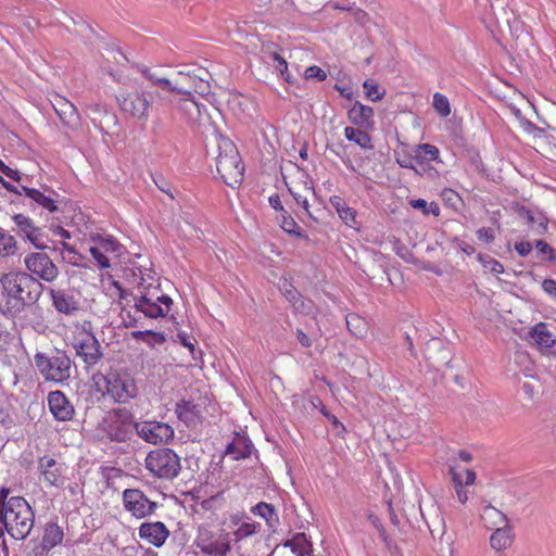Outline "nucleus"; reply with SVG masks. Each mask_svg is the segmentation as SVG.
Instances as JSON below:
<instances>
[{"instance_id": "obj_1", "label": "nucleus", "mask_w": 556, "mask_h": 556, "mask_svg": "<svg viewBox=\"0 0 556 556\" xmlns=\"http://www.w3.org/2000/svg\"><path fill=\"white\" fill-rule=\"evenodd\" d=\"M2 287L0 314L22 328L41 327V308L37 305L43 292V285L26 271H10L0 278Z\"/></svg>"}, {"instance_id": "obj_2", "label": "nucleus", "mask_w": 556, "mask_h": 556, "mask_svg": "<svg viewBox=\"0 0 556 556\" xmlns=\"http://www.w3.org/2000/svg\"><path fill=\"white\" fill-rule=\"evenodd\" d=\"M34 365L46 382L61 386L68 384L74 370V363L70 355L60 349L37 352L34 355Z\"/></svg>"}, {"instance_id": "obj_3", "label": "nucleus", "mask_w": 556, "mask_h": 556, "mask_svg": "<svg viewBox=\"0 0 556 556\" xmlns=\"http://www.w3.org/2000/svg\"><path fill=\"white\" fill-rule=\"evenodd\" d=\"M93 380L98 390L116 403L126 404L138 395L136 379L125 370L110 368L106 374L93 376Z\"/></svg>"}, {"instance_id": "obj_4", "label": "nucleus", "mask_w": 556, "mask_h": 556, "mask_svg": "<svg viewBox=\"0 0 556 556\" xmlns=\"http://www.w3.org/2000/svg\"><path fill=\"white\" fill-rule=\"evenodd\" d=\"M0 520L13 540L23 541L34 528L35 513L25 498L14 500L8 507H0Z\"/></svg>"}, {"instance_id": "obj_5", "label": "nucleus", "mask_w": 556, "mask_h": 556, "mask_svg": "<svg viewBox=\"0 0 556 556\" xmlns=\"http://www.w3.org/2000/svg\"><path fill=\"white\" fill-rule=\"evenodd\" d=\"M218 154L215 156L216 169L224 182L233 187L243 179L244 166L236 144L220 134H215Z\"/></svg>"}, {"instance_id": "obj_6", "label": "nucleus", "mask_w": 556, "mask_h": 556, "mask_svg": "<svg viewBox=\"0 0 556 556\" xmlns=\"http://www.w3.org/2000/svg\"><path fill=\"white\" fill-rule=\"evenodd\" d=\"M231 542V532L223 527L202 525L198 528L193 544L203 556H228Z\"/></svg>"}, {"instance_id": "obj_7", "label": "nucleus", "mask_w": 556, "mask_h": 556, "mask_svg": "<svg viewBox=\"0 0 556 556\" xmlns=\"http://www.w3.org/2000/svg\"><path fill=\"white\" fill-rule=\"evenodd\" d=\"M146 468L160 479L172 480L181 469L179 456L168 447L156 448L148 453Z\"/></svg>"}, {"instance_id": "obj_8", "label": "nucleus", "mask_w": 556, "mask_h": 556, "mask_svg": "<svg viewBox=\"0 0 556 556\" xmlns=\"http://www.w3.org/2000/svg\"><path fill=\"white\" fill-rule=\"evenodd\" d=\"M173 305V300L165 294H159V286L143 287L139 296H135V308L146 317L157 318L166 316Z\"/></svg>"}, {"instance_id": "obj_9", "label": "nucleus", "mask_w": 556, "mask_h": 556, "mask_svg": "<svg viewBox=\"0 0 556 556\" xmlns=\"http://www.w3.org/2000/svg\"><path fill=\"white\" fill-rule=\"evenodd\" d=\"M136 424L128 409L116 408L110 412L105 420V432L112 441L126 442L131 439Z\"/></svg>"}, {"instance_id": "obj_10", "label": "nucleus", "mask_w": 556, "mask_h": 556, "mask_svg": "<svg viewBox=\"0 0 556 556\" xmlns=\"http://www.w3.org/2000/svg\"><path fill=\"white\" fill-rule=\"evenodd\" d=\"M119 109L135 119L147 122L149 118V108L151 100L149 92L143 87H139L135 91L121 93L116 97Z\"/></svg>"}, {"instance_id": "obj_11", "label": "nucleus", "mask_w": 556, "mask_h": 556, "mask_svg": "<svg viewBox=\"0 0 556 556\" xmlns=\"http://www.w3.org/2000/svg\"><path fill=\"white\" fill-rule=\"evenodd\" d=\"M27 274L33 275L39 281L53 282L60 271L51 257L43 252H31L24 257Z\"/></svg>"}, {"instance_id": "obj_12", "label": "nucleus", "mask_w": 556, "mask_h": 556, "mask_svg": "<svg viewBox=\"0 0 556 556\" xmlns=\"http://www.w3.org/2000/svg\"><path fill=\"white\" fill-rule=\"evenodd\" d=\"M187 79L181 81L175 79V85L182 89V91H175L178 94L191 97L192 92L200 96H207L211 93L210 77L211 74L203 67H194L186 73Z\"/></svg>"}, {"instance_id": "obj_13", "label": "nucleus", "mask_w": 556, "mask_h": 556, "mask_svg": "<svg viewBox=\"0 0 556 556\" xmlns=\"http://www.w3.org/2000/svg\"><path fill=\"white\" fill-rule=\"evenodd\" d=\"M135 431L139 438L151 444L168 443L174 438V429L168 424L156 420L137 422Z\"/></svg>"}, {"instance_id": "obj_14", "label": "nucleus", "mask_w": 556, "mask_h": 556, "mask_svg": "<svg viewBox=\"0 0 556 556\" xmlns=\"http://www.w3.org/2000/svg\"><path fill=\"white\" fill-rule=\"evenodd\" d=\"M12 220L15 227L12 229L18 237L30 242L36 249L48 248L42 229L35 225L34 220L24 214H14Z\"/></svg>"}, {"instance_id": "obj_15", "label": "nucleus", "mask_w": 556, "mask_h": 556, "mask_svg": "<svg viewBox=\"0 0 556 556\" xmlns=\"http://www.w3.org/2000/svg\"><path fill=\"white\" fill-rule=\"evenodd\" d=\"M123 502L126 510L136 518H144L154 513L156 503L150 501L139 489H126L123 492Z\"/></svg>"}, {"instance_id": "obj_16", "label": "nucleus", "mask_w": 556, "mask_h": 556, "mask_svg": "<svg viewBox=\"0 0 556 556\" xmlns=\"http://www.w3.org/2000/svg\"><path fill=\"white\" fill-rule=\"evenodd\" d=\"M88 116L96 128L104 135H112L118 126L116 114L105 105L92 103L87 106Z\"/></svg>"}, {"instance_id": "obj_17", "label": "nucleus", "mask_w": 556, "mask_h": 556, "mask_svg": "<svg viewBox=\"0 0 556 556\" xmlns=\"http://www.w3.org/2000/svg\"><path fill=\"white\" fill-rule=\"evenodd\" d=\"M22 190L26 198L30 200V206L35 204L47 210L49 213L60 211V204L63 202L62 197L50 188H45L42 191L36 188L22 186Z\"/></svg>"}, {"instance_id": "obj_18", "label": "nucleus", "mask_w": 556, "mask_h": 556, "mask_svg": "<svg viewBox=\"0 0 556 556\" xmlns=\"http://www.w3.org/2000/svg\"><path fill=\"white\" fill-rule=\"evenodd\" d=\"M48 407L58 421H70L74 418L75 408L70 399L60 390L51 391L47 396Z\"/></svg>"}, {"instance_id": "obj_19", "label": "nucleus", "mask_w": 556, "mask_h": 556, "mask_svg": "<svg viewBox=\"0 0 556 556\" xmlns=\"http://www.w3.org/2000/svg\"><path fill=\"white\" fill-rule=\"evenodd\" d=\"M77 356H79L86 366L96 365L103 356L98 339L87 333L74 344Z\"/></svg>"}, {"instance_id": "obj_20", "label": "nucleus", "mask_w": 556, "mask_h": 556, "mask_svg": "<svg viewBox=\"0 0 556 556\" xmlns=\"http://www.w3.org/2000/svg\"><path fill=\"white\" fill-rule=\"evenodd\" d=\"M65 465L54 458L45 455L38 460V470L43 476L45 481L51 486H61L65 481Z\"/></svg>"}, {"instance_id": "obj_21", "label": "nucleus", "mask_w": 556, "mask_h": 556, "mask_svg": "<svg viewBox=\"0 0 556 556\" xmlns=\"http://www.w3.org/2000/svg\"><path fill=\"white\" fill-rule=\"evenodd\" d=\"M51 104L60 117L62 124L67 128H76L79 125V113L77 108L62 96H54Z\"/></svg>"}, {"instance_id": "obj_22", "label": "nucleus", "mask_w": 556, "mask_h": 556, "mask_svg": "<svg viewBox=\"0 0 556 556\" xmlns=\"http://www.w3.org/2000/svg\"><path fill=\"white\" fill-rule=\"evenodd\" d=\"M49 295L55 311L64 315H74L79 311V302L63 289H50Z\"/></svg>"}, {"instance_id": "obj_23", "label": "nucleus", "mask_w": 556, "mask_h": 556, "mask_svg": "<svg viewBox=\"0 0 556 556\" xmlns=\"http://www.w3.org/2000/svg\"><path fill=\"white\" fill-rule=\"evenodd\" d=\"M177 109L190 125L201 124L203 116L207 115L206 106L197 102L193 97L181 98L177 102Z\"/></svg>"}, {"instance_id": "obj_24", "label": "nucleus", "mask_w": 556, "mask_h": 556, "mask_svg": "<svg viewBox=\"0 0 556 556\" xmlns=\"http://www.w3.org/2000/svg\"><path fill=\"white\" fill-rule=\"evenodd\" d=\"M168 535V529L161 521L143 522L139 527V536L156 547L162 546Z\"/></svg>"}, {"instance_id": "obj_25", "label": "nucleus", "mask_w": 556, "mask_h": 556, "mask_svg": "<svg viewBox=\"0 0 556 556\" xmlns=\"http://www.w3.org/2000/svg\"><path fill=\"white\" fill-rule=\"evenodd\" d=\"M175 413L178 419L188 427L195 426L202 420L201 408L193 401L180 400L176 403Z\"/></svg>"}, {"instance_id": "obj_26", "label": "nucleus", "mask_w": 556, "mask_h": 556, "mask_svg": "<svg viewBox=\"0 0 556 556\" xmlns=\"http://www.w3.org/2000/svg\"><path fill=\"white\" fill-rule=\"evenodd\" d=\"M518 214L535 235H543L547 230L548 218L542 211L522 206Z\"/></svg>"}, {"instance_id": "obj_27", "label": "nucleus", "mask_w": 556, "mask_h": 556, "mask_svg": "<svg viewBox=\"0 0 556 556\" xmlns=\"http://www.w3.org/2000/svg\"><path fill=\"white\" fill-rule=\"evenodd\" d=\"M528 339L541 351H549V349L556 344L555 336L548 330L544 323L532 327L528 333Z\"/></svg>"}, {"instance_id": "obj_28", "label": "nucleus", "mask_w": 556, "mask_h": 556, "mask_svg": "<svg viewBox=\"0 0 556 556\" xmlns=\"http://www.w3.org/2000/svg\"><path fill=\"white\" fill-rule=\"evenodd\" d=\"M138 71L149 80L153 86H156L162 91H182L180 86L175 85V79L170 80L161 76L156 70L151 67H147L143 65L138 66Z\"/></svg>"}, {"instance_id": "obj_29", "label": "nucleus", "mask_w": 556, "mask_h": 556, "mask_svg": "<svg viewBox=\"0 0 556 556\" xmlns=\"http://www.w3.org/2000/svg\"><path fill=\"white\" fill-rule=\"evenodd\" d=\"M348 117L353 125L358 127L369 126L372 124L374 110L361 102H355L349 110Z\"/></svg>"}, {"instance_id": "obj_30", "label": "nucleus", "mask_w": 556, "mask_h": 556, "mask_svg": "<svg viewBox=\"0 0 556 556\" xmlns=\"http://www.w3.org/2000/svg\"><path fill=\"white\" fill-rule=\"evenodd\" d=\"M253 448L252 442L245 437H236L225 450V454L231 456L233 460L247 458L251 455Z\"/></svg>"}, {"instance_id": "obj_31", "label": "nucleus", "mask_w": 556, "mask_h": 556, "mask_svg": "<svg viewBox=\"0 0 556 556\" xmlns=\"http://www.w3.org/2000/svg\"><path fill=\"white\" fill-rule=\"evenodd\" d=\"M514 538L513 527L508 523L494 530L490 538V544L496 551L506 549L511 545Z\"/></svg>"}, {"instance_id": "obj_32", "label": "nucleus", "mask_w": 556, "mask_h": 556, "mask_svg": "<svg viewBox=\"0 0 556 556\" xmlns=\"http://www.w3.org/2000/svg\"><path fill=\"white\" fill-rule=\"evenodd\" d=\"M329 202L346 226L354 227L356 225V211L350 207L341 197L332 195Z\"/></svg>"}, {"instance_id": "obj_33", "label": "nucleus", "mask_w": 556, "mask_h": 556, "mask_svg": "<svg viewBox=\"0 0 556 556\" xmlns=\"http://www.w3.org/2000/svg\"><path fill=\"white\" fill-rule=\"evenodd\" d=\"M283 546L290 547L296 556H312L313 553V544L305 533H296L292 539L287 540Z\"/></svg>"}, {"instance_id": "obj_34", "label": "nucleus", "mask_w": 556, "mask_h": 556, "mask_svg": "<svg viewBox=\"0 0 556 556\" xmlns=\"http://www.w3.org/2000/svg\"><path fill=\"white\" fill-rule=\"evenodd\" d=\"M439 149L430 143H421L414 147L415 162L425 170V164L439 159Z\"/></svg>"}, {"instance_id": "obj_35", "label": "nucleus", "mask_w": 556, "mask_h": 556, "mask_svg": "<svg viewBox=\"0 0 556 556\" xmlns=\"http://www.w3.org/2000/svg\"><path fill=\"white\" fill-rule=\"evenodd\" d=\"M481 518L484 526L488 528H500L509 523L507 516L492 505H488L483 508Z\"/></svg>"}, {"instance_id": "obj_36", "label": "nucleus", "mask_w": 556, "mask_h": 556, "mask_svg": "<svg viewBox=\"0 0 556 556\" xmlns=\"http://www.w3.org/2000/svg\"><path fill=\"white\" fill-rule=\"evenodd\" d=\"M251 511L265 519L269 528H274L279 521L277 510L273 504L260 502L251 508Z\"/></svg>"}, {"instance_id": "obj_37", "label": "nucleus", "mask_w": 556, "mask_h": 556, "mask_svg": "<svg viewBox=\"0 0 556 556\" xmlns=\"http://www.w3.org/2000/svg\"><path fill=\"white\" fill-rule=\"evenodd\" d=\"M64 533L60 526L53 522H48L45 528V532L42 535V542L45 546H48L50 549L60 545L63 541Z\"/></svg>"}, {"instance_id": "obj_38", "label": "nucleus", "mask_w": 556, "mask_h": 556, "mask_svg": "<svg viewBox=\"0 0 556 556\" xmlns=\"http://www.w3.org/2000/svg\"><path fill=\"white\" fill-rule=\"evenodd\" d=\"M344 135L349 141L355 142L363 149L371 150L374 148L370 135L359 128L345 127Z\"/></svg>"}, {"instance_id": "obj_39", "label": "nucleus", "mask_w": 556, "mask_h": 556, "mask_svg": "<svg viewBox=\"0 0 556 556\" xmlns=\"http://www.w3.org/2000/svg\"><path fill=\"white\" fill-rule=\"evenodd\" d=\"M17 253V242L14 236L0 227V256L7 257Z\"/></svg>"}, {"instance_id": "obj_40", "label": "nucleus", "mask_w": 556, "mask_h": 556, "mask_svg": "<svg viewBox=\"0 0 556 556\" xmlns=\"http://www.w3.org/2000/svg\"><path fill=\"white\" fill-rule=\"evenodd\" d=\"M349 331L356 338H363L367 333L366 320L357 314H349L345 317Z\"/></svg>"}, {"instance_id": "obj_41", "label": "nucleus", "mask_w": 556, "mask_h": 556, "mask_svg": "<svg viewBox=\"0 0 556 556\" xmlns=\"http://www.w3.org/2000/svg\"><path fill=\"white\" fill-rule=\"evenodd\" d=\"M132 338L146 342L150 346L163 344L166 341L163 332H156L153 330H137L131 333Z\"/></svg>"}, {"instance_id": "obj_42", "label": "nucleus", "mask_w": 556, "mask_h": 556, "mask_svg": "<svg viewBox=\"0 0 556 556\" xmlns=\"http://www.w3.org/2000/svg\"><path fill=\"white\" fill-rule=\"evenodd\" d=\"M278 220H279L280 227L287 233L296 236L299 238H307V236L300 230L299 225L296 224L294 218L287 211H283L280 213Z\"/></svg>"}, {"instance_id": "obj_43", "label": "nucleus", "mask_w": 556, "mask_h": 556, "mask_svg": "<svg viewBox=\"0 0 556 556\" xmlns=\"http://www.w3.org/2000/svg\"><path fill=\"white\" fill-rule=\"evenodd\" d=\"M395 162L403 168L413 169L420 175V172L415 166L414 149L407 150V147L394 151Z\"/></svg>"}, {"instance_id": "obj_44", "label": "nucleus", "mask_w": 556, "mask_h": 556, "mask_svg": "<svg viewBox=\"0 0 556 556\" xmlns=\"http://www.w3.org/2000/svg\"><path fill=\"white\" fill-rule=\"evenodd\" d=\"M260 530L261 523L258 522H243L237 530L231 532V538L233 536L235 541L239 542L256 534Z\"/></svg>"}, {"instance_id": "obj_45", "label": "nucleus", "mask_w": 556, "mask_h": 556, "mask_svg": "<svg viewBox=\"0 0 556 556\" xmlns=\"http://www.w3.org/2000/svg\"><path fill=\"white\" fill-rule=\"evenodd\" d=\"M268 58L270 59V64L273 67L280 73L281 77L288 81L291 83L290 74L288 72V63L287 61L277 52L269 53Z\"/></svg>"}, {"instance_id": "obj_46", "label": "nucleus", "mask_w": 556, "mask_h": 556, "mask_svg": "<svg viewBox=\"0 0 556 556\" xmlns=\"http://www.w3.org/2000/svg\"><path fill=\"white\" fill-rule=\"evenodd\" d=\"M363 88L366 97L374 102L381 100L386 94V89L371 80H365Z\"/></svg>"}, {"instance_id": "obj_47", "label": "nucleus", "mask_w": 556, "mask_h": 556, "mask_svg": "<svg viewBox=\"0 0 556 556\" xmlns=\"http://www.w3.org/2000/svg\"><path fill=\"white\" fill-rule=\"evenodd\" d=\"M450 473L455 486L457 498L460 503H466L468 500L467 491L464 490L463 478L459 472L456 471L455 467L450 466Z\"/></svg>"}, {"instance_id": "obj_48", "label": "nucleus", "mask_w": 556, "mask_h": 556, "mask_svg": "<svg viewBox=\"0 0 556 556\" xmlns=\"http://www.w3.org/2000/svg\"><path fill=\"white\" fill-rule=\"evenodd\" d=\"M98 247L101 248L105 253L112 252L117 255L121 254L122 245L113 236H103L98 239Z\"/></svg>"}, {"instance_id": "obj_49", "label": "nucleus", "mask_w": 556, "mask_h": 556, "mask_svg": "<svg viewBox=\"0 0 556 556\" xmlns=\"http://www.w3.org/2000/svg\"><path fill=\"white\" fill-rule=\"evenodd\" d=\"M433 108L442 116L446 117L451 114V106L448 99L442 93H434L433 96Z\"/></svg>"}, {"instance_id": "obj_50", "label": "nucleus", "mask_w": 556, "mask_h": 556, "mask_svg": "<svg viewBox=\"0 0 556 556\" xmlns=\"http://www.w3.org/2000/svg\"><path fill=\"white\" fill-rule=\"evenodd\" d=\"M479 262L482 264V266L494 274H502L504 273V266L502 263L496 261L495 258L491 257L488 254H479L478 255Z\"/></svg>"}, {"instance_id": "obj_51", "label": "nucleus", "mask_w": 556, "mask_h": 556, "mask_svg": "<svg viewBox=\"0 0 556 556\" xmlns=\"http://www.w3.org/2000/svg\"><path fill=\"white\" fill-rule=\"evenodd\" d=\"M534 247L542 260L556 263V251L547 242L536 240Z\"/></svg>"}, {"instance_id": "obj_52", "label": "nucleus", "mask_w": 556, "mask_h": 556, "mask_svg": "<svg viewBox=\"0 0 556 556\" xmlns=\"http://www.w3.org/2000/svg\"><path fill=\"white\" fill-rule=\"evenodd\" d=\"M89 252L100 268L105 269L110 267V260L105 256V252L101 250V248L91 247Z\"/></svg>"}, {"instance_id": "obj_53", "label": "nucleus", "mask_w": 556, "mask_h": 556, "mask_svg": "<svg viewBox=\"0 0 556 556\" xmlns=\"http://www.w3.org/2000/svg\"><path fill=\"white\" fill-rule=\"evenodd\" d=\"M305 78H316L318 81H324L327 78V73L319 66L313 65L305 70Z\"/></svg>"}, {"instance_id": "obj_54", "label": "nucleus", "mask_w": 556, "mask_h": 556, "mask_svg": "<svg viewBox=\"0 0 556 556\" xmlns=\"http://www.w3.org/2000/svg\"><path fill=\"white\" fill-rule=\"evenodd\" d=\"M282 294L291 304L301 300V293L292 285H286Z\"/></svg>"}, {"instance_id": "obj_55", "label": "nucleus", "mask_w": 556, "mask_h": 556, "mask_svg": "<svg viewBox=\"0 0 556 556\" xmlns=\"http://www.w3.org/2000/svg\"><path fill=\"white\" fill-rule=\"evenodd\" d=\"M368 519L370 520L371 525L377 529V531L379 532V535L383 540V542L388 543V535H387L386 529H384L381 520L379 519V517L374 514H370L368 516Z\"/></svg>"}, {"instance_id": "obj_56", "label": "nucleus", "mask_w": 556, "mask_h": 556, "mask_svg": "<svg viewBox=\"0 0 556 556\" xmlns=\"http://www.w3.org/2000/svg\"><path fill=\"white\" fill-rule=\"evenodd\" d=\"M288 190L291 193V195L293 197L294 201L304 208V211L307 213V215H311L309 203H308L307 197L301 194L298 191H294L292 188H288Z\"/></svg>"}, {"instance_id": "obj_57", "label": "nucleus", "mask_w": 556, "mask_h": 556, "mask_svg": "<svg viewBox=\"0 0 556 556\" xmlns=\"http://www.w3.org/2000/svg\"><path fill=\"white\" fill-rule=\"evenodd\" d=\"M477 237L479 240L490 243L495 239V232L490 227H482L477 230Z\"/></svg>"}, {"instance_id": "obj_58", "label": "nucleus", "mask_w": 556, "mask_h": 556, "mask_svg": "<svg viewBox=\"0 0 556 556\" xmlns=\"http://www.w3.org/2000/svg\"><path fill=\"white\" fill-rule=\"evenodd\" d=\"M0 170L9 178L15 180V181H21L22 179V175L21 173L17 170V169H12L11 167H9L8 165H5L1 160H0Z\"/></svg>"}, {"instance_id": "obj_59", "label": "nucleus", "mask_w": 556, "mask_h": 556, "mask_svg": "<svg viewBox=\"0 0 556 556\" xmlns=\"http://www.w3.org/2000/svg\"><path fill=\"white\" fill-rule=\"evenodd\" d=\"M542 289L554 301H556V280H554V279H544L543 282H542Z\"/></svg>"}, {"instance_id": "obj_60", "label": "nucleus", "mask_w": 556, "mask_h": 556, "mask_svg": "<svg viewBox=\"0 0 556 556\" xmlns=\"http://www.w3.org/2000/svg\"><path fill=\"white\" fill-rule=\"evenodd\" d=\"M9 493H10V490L7 489V488H2L0 490V507L3 506L4 507H8L10 505V503L14 500H24V497L22 496H12V497H8L9 496Z\"/></svg>"}, {"instance_id": "obj_61", "label": "nucleus", "mask_w": 556, "mask_h": 556, "mask_svg": "<svg viewBox=\"0 0 556 556\" xmlns=\"http://www.w3.org/2000/svg\"><path fill=\"white\" fill-rule=\"evenodd\" d=\"M533 247L529 241H519L515 243V250L520 256H527L532 251Z\"/></svg>"}, {"instance_id": "obj_62", "label": "nucleus", "mask_w": 556, "mask_h": 556, "mask_svg": "<svg viewBox=\"0 0 556 556\" xmlns=\"http://www.w3.org/2000/svg\"><path fill=\"white\" fill-rule=\"evenodd\" d=\"M177 337H178V339H179L180 343H181L184 346L188 348V350H189V351H190V353L192 354L193 358H197V356H195V346H194V344L191 342V340L189 339V337H188L186 333H184V332L178 333V334H177Z\"/></svg>"}, {"instance_id": "obj_63", "label": "nucleus", "mask_w": 556, "mask_h": 556, "mask_svg": "<svg viewBox=\"0 0 556 556\" xmlns=\"http://www.w3.org/2000/svg\"><path fill=\"white\" fill-rule=\"evenodd\" d=\"M51 549L48 546H45V543L41 541L40 543H37L28 556H47V554Z\"/></svg>"}, {"instance_id": "obj_64", "label": "nucleus", "mask_w": 556, "mask_h": 556, "mask_svg": "<svg viewBox=\"0 0 556 556\" xmlns=\"http://www.w3.org/2000/svg\"><path fill=\"white\" fill-rule=\"evenodd\" d=\"M292 306L294 307L295 311L298 312H301V313H307L309 309H311V306H312V302L304 299L302 295H301V300H299L298 303H292Z\"/></svg>"}]
</instances>
